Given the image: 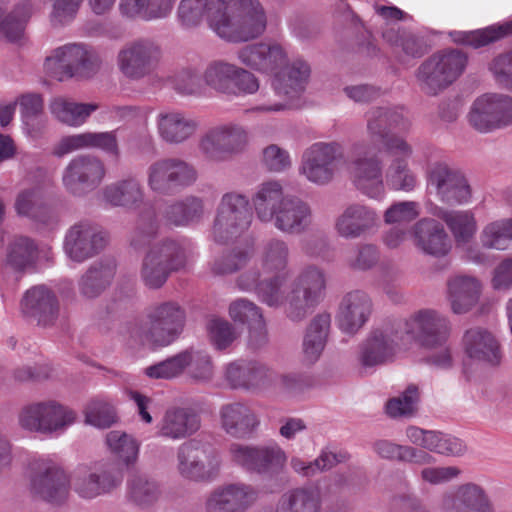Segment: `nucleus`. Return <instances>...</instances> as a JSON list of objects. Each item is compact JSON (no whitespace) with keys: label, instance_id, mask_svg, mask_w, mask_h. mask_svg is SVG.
I'll return each mask as SVG.
<instances>
[{"label":"nucleus","instance_id":"1","mask_svg":"<svg viewBox=\"0 0 512 512\" xmlns=\"http://www.w3.org/2000/svg\"><path fill=\"white\" fill-rule=\"evenodd\" d=\"M236 58L240 64L261 74H271L272 95L248 111L276 113L291 108L292 101L304 90L311 68L303 59L288 63L287 45L281 41L267 39L239 48Z\"/></svg>","mask_w":512,"mask_h":512},{"label":"nucleus","instance_id":"2","mask_svg":"<svg viewBox=\"0 0 512 512\" xmlns=\"http://www.w3.org/2000/svg\"><path fill=\"white\" fill-rule=\"evenodd\" d=\"M178 18L184 27H208L222 40L245 43L261 37L268 27V14L260 0H181Z\"/></svg>","mask_w":512,"mask_h":512},{"label":"nucleus","instance_id":"3","mask_svg":"<svg viewBox=\"0 0 512 512\" xmlns=\"http://www.w3.org/2000/svg\"><path fill=\"white\" fill-rule=\"evenodd\" d=\"M258 276L256 273L243 276L240 289L254 290L259 299L270 307L286 304V315L293 322H300L307 316L309 310L321 301L326 288L324 272L313 265L304 267L291 286H288L284 275L257 286Z\"/></svg>","mask_w":512,"mask_h":512},{"label":"nucleus","instance_id":"4","mask_svg":"<svg viewBox=\"0 0 512 512\" xmlns=\"http://www.w3.org/2000/svg\"><path fill=\"white\" fill-rule=\"evenodd\" d=\"M350 173L355 187L371 199L380 200L386 194L385 186L393 191L412 192L418 178L409 161L393 158L383 174V163L373 147L364 143L352 146Z\"/></svg>","mask_w":512,"mask_h":512},{"label":"nucleus","instance_id":"5","mask_svg":"<svg viewBox=\"0 0 512 512\" xmlns=\"http://www.w3.org/2000/svg\"><path fill=\"white\" fill-rule=\"evenodd\" d=\"M28 479L30 493L35 498L53 505H60L66 501L71 486L75 493L83 499L99 497L88 465L79 467L70 480L67 473L57 463L41 457L31 461Z\"/></svg>","mask_w":512,"mask_h":512},{"label":"nucleus","instance_id":"6","mask_svg":"<svg viewBox=\"0 0 512 512\" xmlns=\"http://www.w3.org/2000/svg\"><path fill=\"white\" fill-rule=\"evenodd\" d=\"M449 319L434 310H422L405 321L408 340H418L429 350L426 361L437 368H449L452 355L446 345L450 334Z\"/></svg>","mask_w":512,"mask_h":512},{"label":"nucleus","instance_id":"7","mask_svg":"<svg viewBox=\"0 0 512 512\" xmlns=\"http://www.w3.org/2000/svg\"><path fill=\"white\" fill-rule=\"evenodd\" d=\"M147 327L134 326L131 337L150 347L167 346L181 334L185 313L176 303L166 302L153 307L147 314Z\"/></svg>","mask_w":512,"mask_h":512},{"label":"nucleus","instance_id":"8","mask_svg":"<svg viewBox=\"0 0 512 512\" xmlns=\"http://www.w3.org/2000/svg\"><path fill=\"white\" fill-rule=\"evenodd\" d=\"M100 60L94 50L80 43L55 48L44 60V71L58 81L73 77H91L99 68Z\"/></svg>","mask_w":512,"mask_h":512},{"label":"nucleus","instance_id":"9","mask_svg":"<svg viewBox=\"0 0 512 512\" xmlns=\"http://www.w3.org/2000/svg\"><path fill=\"white\" fill-rule=\"evenodd\" d=\"M250 132L240 123L227 122L207 130L199 139L200 153L210 162L221 163L243 154L250 144Z\"/></svg>","mask_w":512,"mask_h":512},{"label":"nucleus","instance_id":"10","mask_svg":"<svg viewBox=\"0 0 512 512\" xmlns=\"http://www.w3.org/2000/svg\"><path fill=\"white\" fill-rule=\"evenodd\" d=\"M252 223L249 199L245 194L231 191L222 195L211 230L212 239L228 244L240 238Z\"/></svg>","mask_w":512,"mask_h":512},{"label":"nucleus","instance_id":"11","mask_svg":"<svg viewBox=\"0 0 512 512\" xmlns=\"http://www.w3.org/2000/svg\"><path fill=\"white\" fill-rule=\"evenodd\" d=\"M76 421V413L62 403L47 399L25 405L18 423L26 431L45 435L64 433Z\"/></svg>","mask_w":512,"mask_h":512},{"label":"nucleus","instance_id":"12","mask_svg":"<svg viewBox=\"0 0 512 512\" xmlns=\"http://www.w3.org/2000/svg\"><path fill=\"white\" fill-rule=\"evenodd\" d=\"M221 456L209 443L192 439L177 449L176 469L188 481L210 482L217 478L221 469Z\"/></svg>","mask_w":512,"mask_h":512},{"label":"nucleus","instance_id":"13","mask_svg":"<svg viewBox=\"0 0 512 512\" xmlns=\"http://www.w3.org/2000/svg\"><path fill=\"white\" fill-rule=\"evenodd\" d=\"M426 181L440 201L447 204H466L472 197L465 175L446 161L431 153L426 156Z\"/></svg>","mask_w":512,"mask_h":512},{"label":"nucleus","instance_id":"14","mask_svg":"<svg viewBox=\"0 0 512 512\" xmlns=\"http://www.w3.org/2000/svg\"><path fill=\"white\" fill-rule=\"evenodd\" d=\"M202 80L211 89L233 96L253 95L260 88V81L253 72L225 60L210 62Z\"/></svg>","mask_w":512,"mask_h":512},{"label":"nucleus","instance_id":"15","mask_svg":"<svg viewBox=\"0 0 512 512\" xmlns=\"http://www.w3.org/2000/svg\"><path fill=\"white\" fill-rule=\"evenodd\" d=\"M467 56L459 50H443L432 55L418 69L422 90L436 94L454 82L464 71Z\"/></svg>","mask_w":512,"mask_h":512},{"label":"nucleus","instance_id":"16","mask_svg":"<svg viewBox=\"0 0 512 512\" xmlns=\"http://www.w3.org/2000/svg\"><path fill=\"white\" fill-rule=\"evenodd\" d=\"M198 171L193 164L180 158H162L152 162L146 170L149 189L168 194L177 188H187L196 183Z\"/></svg>","mask_w":512,"mask_h":512},{"label":"nucleus","instance_id":"17","mask_svg":"<svg viewBox=\"0 0 512 512\" xmlns=\"http://www.w3.org/2000/svg\"><path fill=\"white\" fill-rule=\"evenodd\" d=\"M186 255L183 247L172 240L154 245L143 260L141 278L149 288H159L172 271L185 265Z\"/></svg>","mask_w":512,"mask_h":512},{"label":"nucleus","instance_id":"18","mask_svg":"<svg viewBox=\"0 0 512 512\" xmlns=\"http://www.w3.org/2000/svg\"><path fill=\"white\" fill-rule=\"evenodd\" d=\"M468 121L484 133L512 125V97L498 93L477 97L470 108Z\"/></svg>","mask_w":512,"mask_h":512},{"label":"nucleus","instance_id":"19","mask_svg":"<svg viewBox=\"0 0 512 512\" xmlns=\"http://www.w3.org/2000/svg\"><path fill=\"white\" fill-rule=\"evenodd\" d=\"M342 157L343 149L339 143H314L303 152L299 174L315 185H326L334 178L335 161Z\"/></svg>","mask_w":512,"mask_h":512},{"label":"nucleus","instance_id":"20","mask_svg":"<svg viewBox=\"0 0 512 512\" xmlns=\"http://www.w3.org/2000/svg\"><path fill=\"white\" fill-rule=\"evenodd\" d=\"M411 342L407 339L405 322L399 329L388 327L375 330L361 347L360 362L364 367L382 365L407 349Z\"/></svg>","mask_w":512,"mask_h":512},{"label":"nucleus","instance_id":"21","mask_svg":"<svg viewBox=\"0 0 512 512\" xmlns=\"http://www.w3.org/2000/svg\"><path fill=\"white\" fill-rule=\"evenodd\" d=\"M106 176V167L101 158L91 154L72 158L62 173V183L75 195L97 188Z\"/></svg>","mask_w":512,"mask_h":512},{"label":"nucleus","instance_id":"22","mask_svg":"<svg viewBox=\"0 0 512 512\" xmlns=\"http://www.w3.org/2000/svg\"><path fill=\"white\" fill-rule=\"evenodd\" d=\"M161 57L157 43L149 39H139L127 43L117 56L121 73L132 80H139L149 75Z\"/></svg>","mask_w":512,"mask_h":512},{"label":"nucleus","instance_id":"23","mask_svg":"<svg viewBox=\"0 0 512 512\" xmlns=\"http://www.w3.org/2000/svg\"><path fill=\"white\" fill-rule=\"evenodd\" d=\"M441 512H496L487 489L474 481L463 482L442 494Z\"/></svg>","mask_w":512,"mask_h":512},{"label":"nucleus","instance_id":"24","mask_svg":"<svg viewBox=\"0 0 512 512\" xmlns=\"http://www.w3.org/2000/svg\"><path fill=\"white\" fill-rule=\"evenodd\" d=\"M259 498V491L244 482H230L215 487L205 500L206 512L247 510Z\"/></svg>","mask_w":512,"mask_h":512},{"label":"nucleus","instance_id":"25","mask_svg":"<svg viewBox=\"0 0 512 512\" xmlns=\"http://www.w3.org/2000/svg\"><path fill=\"white\" fill-rule=\"evenodd\" d=\"M105 245V234L98 226L81 222L68 231L64 250L71 260L83 262L97 254Z\"/></svg>","mask_w":512,"mask_h":512},{"label":"nucleus","instance_id":"26","mask_svg":"<svg viewBox=\"0 0 512 512\" xmlns=\"http://www.w3.org/2000/svg\"><path fill=\"white\" fill-rule=\"evenodd\" d=\"M290 250L286 241L280 238H271L265 241L260 249L258 263L259 268L246 271L239 276L237 284L240 287V280L247 274L256 273L258 276L257 286L263 282H270L278 275L288 274L286 269L289 262Z\"/></svg>","mask_w":512,"mask_h":512},{"label":"nucleus","instance_id":"27","mask_svg":"<svg viewBox=\"0 0 512 512\" xmlns=\"http://www.w3.org/2000/svg\"><path fill=\"white\" fill-rule=\"evenodd\" d=\"M462 349L471 361L486 366L496 367L503 358L498 339L483 327H472L465 331Z\"/></svg>","mask_w":512,"mask_h":512},{"label":"nucleus","instance_id":"28","mask_svg":"<svg viewBox=\"0 0 512 512\" xmlns=\"http://www.w3.org/2000/svg\"><path fill=\"white\" fill-rule=\"evenodd\" d=\"M410 239L420 252L433 257L446 256L452 242L443 225L432 218H422L410 229Z\"/></svg>","mask_w":512,"mask_h":512},{"label":"nucleus","instance_id":"29","mask_svg":"<svg viewBox=\"0 0 512 512\" xmlns=\"http://www.w3.org/2000/svg\"><path fill=\"white\" fill-rule=\"evenodd\" d=\"M98 149L112 156L119 155L116 131H85L63 136L54 146L53 154L57 157L79 151Z\"/></svg>","mask_w":512,"mask_h":512},{"label":"nucleus","instance_id":"30","mask_svg":"<svg viewBox=\"0 0 512 512\" xmlns=\"http://www.w3.org/2000/svg\"><path fill=\"white\" fill-rule=\"evenodd\" d=\"M219 425L231 438H250L260 425L259 415L254 408L243 402H232L221 406Z\"/></svg>","mask_w":512,"mask_h":512},{"label":"nucleus","instance_id":"31","mask_svg":"<svg viewBox=\"0 0 512 512\" xmlns=\"http://www.w3.org/2000/svg\"><path fill=\"white\" fill-rule=\"evenodd\" d=\"M483 282L473 275L457 274L447 281V301L454 314L464 315L471 312L480 302L483 294Z\"/></svg>","mask_w":512,"mask_h":512},{"label":"nucleus","instance_id":"32","mask_svg":"<svg viewBox=\"0 0 512 512\" xmlns=\"http://www.w3.org/2000/svg\"><path fill=\"white\" fill-rule=\"evenodd\" d=\"M155 125L159 138L171 145L190 140L199 129L198 120L180 110H163L156 115Z\"/></svg>","mask_w":512,"mask_h":512},{"label":"nucleus","instance_id":"33","mask_svg":"<svg viewBox=\"0 0 512 512\" xmlns=\"http://www.w3.org/2000/svg\"><path fill=\"white\" fill-rule=\"evenodd\" d=\"M372 308V300L367 293L360 290L347 293L336 315L339 329L350 335L357 333L368 322Z\"/></svg>","mask_w":512,"mask_h":512},{"label":"nucleus","instance_id":"34","mask_svg":"<svg viewBox=\"0 0 512 512\" xmlns=\"http://www.w3.org/2000/svg\"><path fill=\"white\" fill-rule=\"evenodd\" d=\"M378 223L379 216L374 209L354 203L337 216L334 229L342 238L357 239L370 233Z\"/></svg>","mask_w":512,"mask_h":512},{"label":"nucleus","instance_id":"35","mask_svg":"<svg viewBox=\"0 0 512 512\" xmlns=\"http://www.w3.org/2000/svg\"><path fill=\"white\" fill-rule=\"evenodd\" d=\"M21 312L33 318L42 326L53 323L58 315L59 305L55 294L44 285L28 289L20 302Z\"/></svg>","mask_w":512,"mask_h":512},{"label":"nucleus","instance_id":"36","mask_svg":"<svg viewBox=\"0 0 512 512\" xmlns=\"http://www.w3.org/2000/svg\"><path fill=\"white\" fill-rule=\"evenodd\" d=\"M311 222L310 205L299 198L288 196L270 223L284 234L298 235L307 230Z\"/></svg>","mask_w":512,"mask_h":512},{"label":"nucleus","instance_id":"37","mask_svg":"<svg viewBox=\"0 0 512 512\" xmlns=\"http://www.w3.org/2000/svg\"><path fill=\"white\" fill-rule=\"evenodd\" d=\"M200 428L197 414L188 408L172 407L165 411L157 425V435L173 441L185 439Z\"/></svg>","mask_w":512,"mask_h":512},{"label":"nucleus","instance_id":"38","mask_svg":"<svg viewBox=\"0 0 512 512\" xmlns=\"http://www.w3.org/2000/svg\"><path fill=\"white\" fill-rule=\"evenodd\" d=\"M38 259V248L27 237H15L6 246L2 261L3 274L22 275L31 270Z\"/></svg>","mask_w":512,"mask_h":512},{"label":"nucleus","instance_id":"39","mask_svg":"<svg viewBox=\"0 0 512 512\" xmlns=\"http://www.w3.org/2000/svg\"><path fill=\"white\" fill-rule=\"evenodd\" d=\"M103 200L115 207L137 208L145 197L143 186L134 176H128L106 185Z\"/></svg>","mask_w":512,"mask_h":512},{"label":"nucleus","instance_id":"40","mask_svg":"<svg viewBox=\"0 0 512 512\" xmlns=\"http://www.w3.org/2000/svg\"><path fill=\"white\" fill-rule=\"evenodd\" d=\"M98 109L96 102L82 103L64 96L54 97L49 103L50 113L57 121L75 128L84 125Z\"/></svg>","mask_w":512,"mask_h":512},{"label":"nucleus","instance_id":"41","mask_svg":"<svg viewBox=\"0 0 512 512\" xmlns=\"http://www.w3.org/2000/svg\"><path fill=\"white\" fill-rule=\"evenodd\" d=\"M229 315L235 322L248 324L250 327V341L258 347L267 340L266 326L259 307L246 299H238L229 306Z\"/></svg>","mask_w":512,"mask_h":512},{"label":"nucleus","instance_id":"42","mask_svg":"<svg viewBox=\"0 0 512 512\" xmlns=\"http://www.w3.org/2000/svg\"><path fill=\"white\" fill-rule=\"evenodd\" d=\"M288 196H284V189L280 181L269 180L261 183L252 196V204L257 218L263 223L273 221L282 201Z\"/></svg>","mask_w":512,"mask_h":512},{"label":"nucleus","instance_id":"43","mask_svg":"<svg viewBox=\"0 0 512 512\" xmlns=\"http://www.w3.org/2000/svg\"><path fill=\"white\" fill-rule=\"evenodd\" d=\"M115 267V263L108 260L93 264L78 281L80 296L86 300L100 296L112 282Z\"/></svg>","mask_w":512,"mask_h":512},{"label":"nucleus","instance_id":"44","mask_svg":"<svg viewBox=\"0 0 512 512\" xmlns=\"http://www.w3.org/2000/svg\"><path fill=\"white\" fill-rule=\"evenodd\" d=\"M322 498L316 487L293 488L281 495L275 512H320Z\"/></svg>","mask_w":512,"mask_h":512},{"label":"nucleus","instance_id":"45","mask_svg":"<svg viewBox=\"0 0 512 512\" xmlns=\"http://www.w3.org/2000/svg\"><path fill=\"white\" fill-rule=\"evenodd\" d=\"M373 451L382 459L397 460L417 465L433 463L435 458L428 452L412 446L400 445L380 439L373 443Z\"/></svg>","mask_w":512,"mask_h":512},{"label":"nucleus","instance_id":"46","mask_svg":"<svg viewBox=\"0 0 512 512\" xmlns=\"http://www.w3.org/2000/svg\"><path fill=\"white\" fill-rule=\"evenodd\" d=\"M330 323L331 317L327 313L317 314L309 323L302 344L303 355L307 362L313 363L320 357Z\"/></svg>","mask_w":512,"mask_h":512},{"label":"nucleus","instance_id":"47","mask_svg":"<svg viewBox=\"0 0 512 512\" xmlns=\"http://www.w3.org/2000/svg\"><path fill=\"white\" fill-rule=\"evenodd\" d=\"M510 33H512V20L474 31H453L449 35L455 43L479 48L497 41Z\"/></svg>","mask_w":512,"mask_h":512},{"label":"nucleus","instance_id":"48","mask_svg":"<svg viewBox=\"0 0 512 512\" xmlns=\"http://www.w3.org/2000/svg\"><path fill=\"white\" fill-rule=\"evenodd\" d=\"M437 216L445 222L459 245L468 243L477 231V222L471 211L440 210Z\"/></svg>","mask_w":512,"mask_h":512},{"label":"nucleus","instance_id":"49","mask_svg":"<svg viewBox=\"0 0 512 512\" xmlns=\"http://www.w3.org/2000/svg\"><path fill=\"white\" fill-rule=\"evenodd\" d=\"M108 452L122 465L129 467L136 463L139 456L137 440L120 430H112L105 436Z\"/></svg>","mask_w":512,"mask_h":512},{"label":"nucleus","instance_id":"50","mask_svg":"<svg viewBox=\"0 0 512 512\" xmlns=\"http://www.w3.org/2000/svg\"><path fill=\"white\" fill-rule=\"evenodd\" d=\"M31 15V5L27 2L15 5L8 12L0 6V35L11 42L18 41Z\"/></svg>","mask_w":512,"mask_h":512},{"label":"nucleus","instance_id":"51","mask_svg":"<svg viewBox=\"0 0 512 512\" xmlns=\"http://www.w3.org/2000/svg\"><path fill=\"white\" fill-rule=\"evenodd\" d=\"M127 497L137 506H151L160 497L159 485L147 475H133L127 482Z\"/></svg>","mask_w":512,"mask_h":512},{"label":"nucleus","instance_id":"52","mask_svg":"<svg viewBox=\"0 0 512 512\" xmlns=\"http://www.w3.org/2000/svg\"><path fill=\"white\" fill-rule=\"evenodd\" d=\"M203 214V200L194 196L170 205L165 212L166 219L176 226H187L197 222Z\"/></svg>","mask_w":512,"mask_h":512},{"label":"nucleus","instance_id":"53","mask_svg":"<svg viewBox=\"0 0 512 512\" xmlns=\"http://www.w3.org/2000/svg\"><path fill=\"white\" fill-rule=\"evenodd\" d=\"M88 466L99 496L112 492L122 483L123 474L114 463L101 460L93 462Z\"/></svg>","mask_w":512,"mask_h":512},{"label":"nucleus","instance_id":"54","mask_svg":"<svg viewBox=\"0 0 512 512\" xmlns=\"http://www.w3.org/2000/svg\"><path fill=\"white\" fill-rule=\"evenodd\" d=\"M484 247L505 250L512 242V219H500L488 223L480 234Z\"/></svg>","mask_w":512,"mask_h":512},{"label":"nucleus","instance_id":"55","mask_svg":"<svg viewBox=\"0 0 512 512\" xmlns=\"http://www.w3.org/2000/svg\"><path fill=\"white\" fill-rule=\"evenodd\" d=\"M419 400V387L409 384L398 396L387 401L386 413L392 418L411 417L417 411Z\"/></svg>","mask_w":512,"mask_h":512},{"label":"nucleus","instance_id":"56","mask_svg":"<svg viewBox=\"0 0 512 512\" xmlns=\"http://www.w3.org/2000/svg\"><path fill=\"white\" fill-rule=\"evenodd\" d=\"M287 462L286 452L276 443L259 446L255 473L269 474L280 471Z\"/></svg>","mask_w":512,"mask_h":512},{"label":"nucleus","instance_id":"57","mask_svg":"<svg viewBox=\"0 0 512 512\" xmlns=\"http://www.w3.org/2000/svg\"><path fill=\"white\" fill-rule=\"evenodd\" d=\"M117 421L114 405L105 399H94L85 408V422L96 428H108Z\"/></svg>","mask_w":512,"mask_h":512},{"label":"nucleus","instance_id":"58","mask_svg":"<svg viewBox=\"0 0 512 512\" xmlns=\"http://www.w3.org/2000/svg\"><path fill=\"white\" fill-rule=\"evenodd\" d=\"M425 464L419 473L420 480L427 485L439 486L461 478L463 469L457 465Z\"/></svg>","mask_w":512,"mask_h":512},{"label":"nucleus","instance_id":"59","mask_svg":"<svg viewBox=\"0 0 512 512\" xmlns=\"http://www.w3.org/2000/svg\"><path fill=\"white\" fill-rule=\"evenodd\" d=\"M189 360V353L183 351L165 361L147 367L145 374L154 379H171L180 375L187 368Z\"/></svg>","mask_w":512,"mask_h":512},{"label":"nucleus","instance_id":"60","mask_svg":"<svg viewBox=\"0 0 512 512\" xmlns=\"http://www.w3.org/2000/svg\"><path fill=\"white\" fill-rule=\"evenodd\" d=\"M261 164L269 172L283 173L292 167V158L287 149L272 143L262 149Z\"/></svg>","mask_w":512,"mask_h":512},{"label":"nucleus","instance_id":"61","mask_svg":"<svg viewBox=\"0 0 512 512\" xmlns=\"http://www.w3.org/2000/svg\"><path fill=\"white\" fill-rule=\"evenodd\" d=\"M207 331L212 345L218 350L226 349L237 338L232 324L221 318H211L207 324Z\"/></svg>","mask_w":512,"mask_h":512},{"label":"nucleus","instance_id":"62","mask_svg":"<svg viewBox=\"0 0 512 512\" xmlns=\"http://www.w3.org/2000/svg\"><path fill=\"white\" fill-rule=\"evenodd\" d=\"M83 0H51L49 21L54 27H63L74 21Z\"/></svg>","mask_w":512,"mask_h":512},{"label":"nucleus","instance_id":"63","mask_svg":"<svg viewBox=\"0 0 512 512\" xmlns=\"http://www.w3.org/2000/svg\"><path fill=\"white\" fill-rule=\"evenodd\" d=\"M189 362L187 368L192 378L197 381H209L213 376V365L210 356L203 351L189 349Z\"/></svg>","mask_w":512,"mask_h":512},{"label":"nucleus","instance_id":"64","mask_svg":"<svg viewBox=\"0 0 512 512\" xmlns=\"http://www.w3.org/2000/svg\"><path fill=\"white\" fill-rule=\"evenodd\" d=\"M431 452L446 457H462L467 452L465 442L457 437L436 431Z\"/></svg>","mask_w":512,"mask_h":512}]
</instances>
